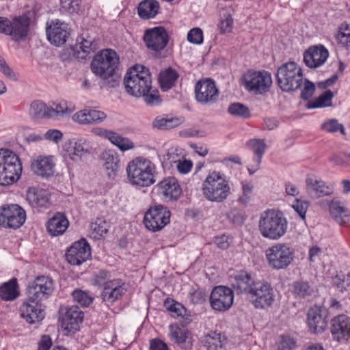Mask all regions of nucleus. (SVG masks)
Here are the masks:
<instances>
[{"instance_id":"f257e3e1","label":"nucleus","mask_w":350,"mask_h":350,"mask_svg":"<svg viewBox=\"0 0 350 350\" xmlns=\"http://www.w3.org/2000/svg\"><path fill=\"white\" fill-rule=\"evenodd\" d=\"M118 64L117 53L112 49H105L94 57L90 67L92 72L103 79V85L113 87L116 83L115 71Z\"/></svg>"},{"instance_id":"f03ea898","label":"nucleus","mask_w":350,"mask_h":350,"mask_svg":"<svg viewBox=\"0 0 350 350\" xmlns=\"http://www.w3.org/2000/svg\"><path fill=\"white\" fill-rule=\"evenodd\" d=\"M126 171L132 185L145 187L156 182V166L146 158L139 157L134 159L128 163Z\"/></svg>"},{"instance_id":"7ed1b4c3","label":"nucleus","mask_w":350,"mask_h":350,"mask_svg":"<svg viewBox=\"0 0 350 350\" xmlns=\"http://www.w3.org/2000/svg\"><path fill=\"white\" fill-rule=\"evenodd\" d=\"M125 90L128 94L136 98L150 91L152 77L148 68L142 65H135L131 68L124 78Z\"/></svg>"},{"instance_id":"20e7f679","label":"nucleus","mask_w":350,"mask_h":350,"mask_svg":"<svg viewBox=\"0 0 350 350\" xmlns=\"http://www.w3.org/2000/svg\"><path fill=\"white\" fill-rule=\"evenodd\" d=\"M287 228V220L282 213L268 210L261 214L258 230L264 238L278 240L286 234Z\"/></svg>"},{"instance_id":"39448f33","label":"nucleus","mask_w":350,"mask_h":350,"mask_svg":"<svg viewBox=\"0 0 350 350\" xmlns=\"http://www.w3.org/2000/svg\"><path fill=\"white\" fill-rule=\"evenodd\" d=\"M202 193L204 198L213 202H222L230 193V187L226 177L219 172H211L203 181Z\"/></svg>"},{"instance_id":"423d86ee","label":"nucleus","mask_w":350,"mask_h":350,"mask_svg":"<svg viewBox=\"0 0 350 350\" xmlns=\"http://www.w3.org/2000/svg\"><path fill=\"white\" fill-rule=\"evenodd\" d=\"M22 173L18 157L8 149H0V185H9L16 182Z\"/></svg>"},{"instance_id":"0eeeda50","label":"nucleus","mask_w":350,"mask_h":350,"mask_svg":"<svg viewBox=\"0 0 350 350\" xmlns=\"http://www.w3.org/2000/svg\"><path fill=\"white\" fill-rule=\"evenodd\" d=\"M276 80L283 92H294L302 84V70L294 62L283 64L277 70Z\"/></svg>"},{"instance_id":"6e6552de","label":"nucleus","mask_w":350,"mask_h":350,"mask_svg":"<svg viewBox=\"0 0 350 350\" xmlns=\"http://www.w3.org/2000/svg\"><path fill=\"white\" fill-rule=\"evenodd\" d=\"M266 258L273 269H286L293 261L294 251L288 244L279 243L266 250Z\"/></svg>"},{"instance_id":"1a4fd4ad","label":"nucleus","mask_w":350,"mask_h":350,"mask_svg":"<svg viewBox=\"0 0 350 350\" xmlns=\"http://www.w3.org/2000/svg\"><path fill=\"white\" fill-rule=\"evenodd\" d=\"M247 297L256 309L267 310L275 301L273 288L268 282L256 281Z\"/></svg>"},{"instance_id":"9d476101","label":"nucleus","mask_w":350,"mask_h":350,"mask_svg":"<svg viewBox=\"0 0 350 350\" xmlns=\"http://www.w3.org/2000/svg\"><path fill=\"white\" fill-rule=\"evenodd\" d=\"M242 81L245 88L255 94L269 92L273 82L271 75L265 70L248 71L243 75Z\"/></svg>"},{"instance_id":"9b49d317","label":"nucleus","mask_w":350,"mask_h":350,"mask_svg":"<svg viewBox=\"0 0 350 350\" xmlns=\"http://www.w3.org/2000/svg\"><path fill=\"white\" fill-rule=\"evenodd\" d=\"M54 291L53 280L47 276H38L27 286V300L32 303L41 302L47 299Z\"/></svg>"},{"instance_id":"f8f14e48","label":"nucleus","mask_w":350,"mask_h":350,"mask_svg":"<svg viewBox=\"0 0 350 350\" xmlns=\"http://www.w3.org/2000/svg\"><path fill=\"white\" fill-rule=\"evenodd\" d=\"M26 213L18 204L0 206V226L4 228L17 229L25 221Z\"/></svg>"},{"instance_id":"ddd939ff","label":"nucleus","mask_w":350,"mask_h":350,"mask_svg":"<svg viewBox=\"0 0 350 350\" xmlns=\"http://www.w3.org/2000/svg\"><path fill=\"white\" fill-rule=\"evenodd\" d=\"M170 212L162 205L150 207L146 213L144 223L152 232L161 230L170 222Z\"/></svg>"},{"instance_id":"4468645a","label":"nucleus","mask_w":350,"mask_h":350,"mask_svg":"<svg viewBox=\"0 0 350 350\" xmlns=\"http://www.w3.org/2000/svg\"><path fill=\"white\" fill-rule=\"evenodd\" d=\"M219 96L215 83L211 79H203L195 85V98L202 105H212Z\"/></svg>"},{"instance_id":"2eb2a0df","label":"nucleus","mask_w":350,"mask_h":350,"mask_svg":"<svg viewBox=\"0 0 350 350\" xmlns=\"http://www.w3.org/2000/svg\"><path fill=\"white\" fill-rule=\"evenodd\" d=\"M210 304L216 311L225 312L230 309L234 301L233 291L225 286H217L211 293Z\"/></svg>"},{"instance_id":"dca6fc26","label":"nucleus","mask_w":350,"mask_h":350,"mask_svg":"<svg viewBox=\"0 0 350 350\" xmlns=\"http://www.w3.org/2000/svg\"><path fill=\"white\" fill-rule=\"evenodd\" d=\"M143 39L146 46L149 50L159 52L167 46L169 35L163 27L159 26L146 29Z\"/></svg>"},{"instance_id":"f3484780","label":"nucleus","mask_w":350,"mask_h":350,"mask_svg":"<svg viewBox=\"0 0 350 350\" xmlns=\"http://www.w3.org/2000/svg\"><path fill=\"white\" fill-rule=\"evenodd\" d=\"M90 257V247L85 239L74 242L66 252L67 261L72 265H80Z\"/></svg>"},{"instance_id":"a211bd4d","label":"nucleus","mask_w":350,"mask_h":350,"mask_svg":"<svg viewBox=\"0 0 350 350\" xmlns=\"http://www.w3.org/2000/svg\"><path fill=\"white\" fill-rule=\"evenodd\" d=\"M328 311L323 306H315L308 311L307 321L310 330L314 334L324 332L327 327Z\"/></svg>"},{"instance_id":"6ab92c4d","label":"nucleus","mask_w":350,"mask_h":350,"mask_svg":"<svg viewBox=\"0 0 350 350\" xmlns=\"http://www.w3.org/2000/svg\"><path fill=\"white\" fill-rule=\"evenodd\" d=\"M330 332L334 340L346 343L350 339V317L340 314L331 321Z\"/></svg>"},{"instance_id":"aec40b11","label":"nucleus","mask_w":350,"mask_h":350,"mask_svg":"<svg viewBox=\"0 0 350 350\" xmlns=\"http://www.w3.org/2000/svg\"><path fill=\"white\" fill-rule=\"evenodd\" d=\"M31 20L23 15L10 21L8 34L16 42L24 40L28 36Z\"/></svg>"},{"instance_id":"412c9836","label":"nucleus","mask_w":350,"mask_h":350,"mask_svg":"<svg viewBox=\"0 0 350 350\" xmlns=\"http://www.w3.org/2000/svg\"><path fill=\"white\" fill-rule=\"evenodd\" d=\"M329 57L327 49L319 44L310 47L304 54V62L310 68H318L325 64Z\"/></svg>"},{"instance_id":"4be33fe9","label":"nucleus","mask_w":350,"mask_h":350,"mask_svg":"<svg viewBox=\"0 0 350 350\" xmlns=\"http://www.w3.org/2000/svg\"><path fill=\"white\" fill-rule=\"evenodd\" d=\"M21 317L27 323L34 324L42 321L44 317V312L41 303H32L27 299L19 308Z\"/></svg>"},{"instance_id":"5701e85b","label":"nucleus","mask_w":350,"mask_h":350,"mask_svg":"<svg viewBox=\"0 0 350 350\" xmlns=\"http://www.w3.org/2000/svg\"><path fill=\"white\" fill-rule=\"evenodd\" d=\"M158 192L166 201L176 200L182 193L181 187L174 177H168L161 180L158 185Z\"/></svg>"},{"instance_id":"b1692460","label":"nucleus","mask_w":350,"mask_h":350,"mask_svg":"<svg viewBox=\"0 0 350 350\" xmlns=\"http://www.w3.org/2000/svg\"><path fill=\"white\" fill-rule=\"evenodd\" d=\"M83 319V313L77 306L68 308L62 317V327L69 333H75L79 329Z\"/></svg>"},{"instance_id":"393cba45","label":"nucleus","mask_w":350,"mask_h":350,"mask_svg":"<svg viewBox=\"0 0 350 350\" xmlns=\"http://www.w3.org/2000/svg\"><path fill=\"white\" fill-rule=\"evenodd\" d=\"M55 163L53 156H39L31 162L32 171L38 176L49 178L55 172Z\"/></svg>"},{"instance_id":"a878e982","label":"nucleus","mask_w":350,"mask_h":350,"mask_svg":"<svg viewBox=\"0 0 350 350\" xmlns=\"http://www.w3.org/2000/svg\"><path fill=\"white\" fill-rule=\"evenodd\" d=\"M46 35L51 44L60 46L66 42L69 33L66 25L56 20L46 28Z\"/></svg>"},{"instance_id":"bb28decb","label":"nucleus","mask_w":350,"mask_h":350,"mask_svg":"<svg viewBox=\"0 0 350 350\" xmlns=\"http://www.w3.org/2000/svg\"><path fill=\"white\" fill-rule=\"evenodd\" d=\"M125 292L126 288L121 280H112L103 286L101 297L105 302L113 303L120 298Z\"/></svg>"},{"instance_id":"cd10ccee","label":"nucleus","mask_w":350,"mask_h":350,"mask_svg":"<svg viewBox=\"0 0 350 350\" xmlns=\"http://www.w3.org/2000/svg\"><path fill=\"white\" fill-rule=\"evenodd\" d=\"M169 336L170 340L176 343L181 349H191L193 346L191 334L184 327H180L177 325H171Z\"/></svg>"},{"instance_id":"c85d7f7f","label":"nucleus","mask_w":350,"mask_h":350,"mask_svg":"<svg viewBox=\"0 0 350 350\" xmlns=\"http://www.w3.org/2000/svg\"><path fill=\"white\" fill-rule=\"evenodd\" d=\"M254 281L250 273L245 271L237 272L232 278V286L237 293H245L249 295L255 284Z\"/></svg>"},{"instance_id":"c756f323","label":"nucleus","mask_w":350,"mask_h":350,"mask_svg":"<svg viewBox=\"0 0 350 350\" xmlns=\"http://www.w3.org/2000/svg\"><path fill=\"white\" fill-rule=\"evenodd\" d=\"M106 114L94 109H83L75 113L72 117L75 122L81 124H89L102 122L106 118Z\"/></svg>"},{"instance_id":"7c9ffc66","label":"nucleus","mask_w":350,"mask_h":350,"mask_svg":"<svg viewBox=\"0 0 350 350\" xmlns=\"http://www.w3.org/2000/svg\"><path fill=\"white\" fill-rule=\"evenodd\" d=\"M27 200L32 207H48L50 205V195L42 189L30 188L27 193Z\"/></svg>"},{"instance_id":"2f4dec72","label":"nucleus","mask_w":350,"mask_h":350,"mask_svg":"<svg viewBox=\"0 0 350 350\" xmlns=\"http://www.w3.org/2000/svg\"><path fill=\"white\" fill-rule=\"evenodd\" d=\"M69 225L66 215L62 213H55L46 223L49 233L53 237L59 236L65 232Z\"/></svg>"},{"instance_id":"473e14b6","label":"nucleus","mask_w":350,"mask_h":350,"mask_svg":"<svg viewBox=\"0 0 350 350\" xmlns=\"http://www.w3.org/2000/svg\"><path fill=\"white\" fill-rule=\"evenodd\" d=\"M306 183L307 193L314 198L329 196L333 192V189L322 180L307 178Z\"/></svg>"},{"instance_id":"72a5a7b5","label":"nucleus","mask_w":350,"mask_h":350,"mask_svg":"<svg viewBox=\"0 0 350 350\" xmlns=\"http://www.w3.org/2000/svg\"><path fill=\"white\" fill-rule=\"evenodd\" d=\"M292 293L297 299L309 300L314 296L316 289L309 282L298 280L292 284Z\"/></svg>"},{"instance_id":"f704fd0d","label":"nucleus","mask_w":350,"mask_h":350,"mask_svg":"<svg viewBox=\"0 0 350 350\" xmlns=\"http://www.w3.org/2000/svg\"><path fill=\"white\" fill-rule=\"evenodd\" d=\"M48 109V119H58L59 117L69 116L75 110L74 106L65 100L53 102Z\"/></svg>"},{"instance_id":"c9c22d12","label":"nucleus","mask_w":350,"mask_h":350,"mask_svg":"<svg viewBox=\"0 0 350 350\" xmlns=\"http://www.w3.org/2000/svg\"><path fill=\"white\" fill-rule=\"evenodd\" d=\"M159 8V3L157 1L144 0L138 5V15L143 19H149L158 14Z\"/></svg>"},{"instance_id":"e433bc0d","label":"nucleus","mask_w":350,"mask_h":350,"mask_svg":"<svg viewBox=\"0 0 350 350\" xmlns=\"http://www.w3.org/2000/svg\"><path fill=\"white\" fill-rule=\"evenodd\" d=\"M100 159L107 175L109 177L114 175L118 170L119 163V159L116 153L113 150H105L101 154Z\"/></svg>"},{"instance_id":"4c0bfd02","label":"nucleus","mask_w":350,"mask_h":350,"mask_svg":"<svg viewBox=\"0 0 350 350\" xmlns=\"http://www.w3.org/2000/svg\"><path fill=\"white\" fill-rule=\"evenodd\" d=\"M329 208L332 217L340 225H344L349 221V211L338 201L332 200Z\"/></svg>"},{"instance_id":"58836bf2","label":"nucleus","mask_w":350,"mask_h":350,"mask_svg":"<svg viewBox=\"0 0 350 350\" xmlns=\"http://www.w3.org/2000/svg\"><path fill=\"white\" fill-rule=\"evenodd\" d=\"M183 122L182 118L159 116L154 118L152 126L159 130L172 129Z\"/></svg>"},{"instance_id":"ea45409f","label":"nucleus","mask_w":350,"mask_h":350,"mask_svg":"<svg viewBox=\"0 0 350 350\" xmlns=\"http://www.w3.org/2000/svg\"><path fill=\"white\" fill-rule=\"evenodd\" d=\"M178 76V72L171 68L161 71L159 76V82L161 90L165 92L171 89L174 86Z\"/></svg>"},{"instance_id":"a19ab883","label":"nucleus","mask_w":350,"mask_h":350,"mask_svg":"<svg viewBox=\"0 0 350 350\" xmlns=\"http://www.w3.org/2000/svg\"><path fill=\"white\" fill-rule=\"evenodd\" d=\"M19 295L17 280L13 278L0 286V297L5 301L15 299Z\"/></svg>"},{"instance_id":"79ce46f5","label":"nucleus","mask_w":350,"mask_h":350,"mask_svg":"<svg viewBox=\"0 0 350 350\" xmlns=\"http://www.w3.org/2000/svg\"><path fill=\"white\" fill-rule=\"evenodd\" d=\"M247 146L252 150L255 157L253 160L256 163L257 167H260L262 157L266 150V144L263 139H252L247 142Z\"/></svg>"},{"instance_id":"37998d69","label":"nucleus","mask_w":350,"mask_h":350,"mask_svg":"<svg viewBox=\"0 0 350 350\" xmlns=\"http://www.w3.org/2000/svg\"><path fill=\"white\" fill-rule=\"evenodd\" d=\"M90 228V237L94 239H100L108 232L109 225L103 218L97 217L91 223Z\"/></svg>"},{"instance_id":"c03bdc74","label":"nucleus","mask_w":350,"mask_h":350,"mask_svg":"<svg viewBox=\"0 0 350 350\" xmlns=\"http://www.w3.org/2000/svg\"><path fill=\"white\" fill-rule=\"evenodd\" d=\"M333 97V92L327 90L321 94L316 100L308 101L306 104V108L312 109L331 106Z\"/></svg>"},{"instance_id":"a18cd8bd","label":"nucleus","mask_w":350,"mask_h":350,"mask_svg":"<svg viewBox=\"0 0 350 350\" xmlns=\"http://www.w3.org/2000/svg\"><path fill=\"white\" fill-rule=\"evenodd\" d=\"M333 283L341 291L350 289V270L345 268L338 271L333 278Z\"/></svg>"},{"instance_id":"49530a36","label":"nucleus","mask_w":350,"mask_h":350,"mask_svg":"<svg viewBox=\"0 0 350 350\" xmlns=\"http://www.w3.org/2000/svg\"><path fill=\"white\" fill-rule=\"evenodd\" d=\"M202 342L207 350H217L223 347L221 334L211 332L204 336Z\"/></svg>"},{"instance_id":"de8ad7c7","label":"nucleus","mask_w":350,"mask_h":350,"mask_svg":"<svg viewBox=\"0 0 350 350\" xmlns=\"http://www.w3.org/2000/svg\"><path fill=\"white\" fill-rule=\"evenodd\" d=\"M49 106L42 101L36 100L31 103L29 108V114L33 119H48Z\"/></svg>"},{"instance_id":"09e8293b","label":"nucleus","mask_w":350,"mask_h":350,"mask_svg":"<svg viewBox=\"0 0 350 350\" xmlns=\"http://www.w3.org/2000/svg\"><path fill=\"white\" fill-rule=\"evenodd\" d=\"M228 112L233 116L243 119L249 118L251 116L249 108L241 103H231L228 108Z\"/></svg>"},{"instance_id":"8fccbe9b","label":"nucleus","mask_w":350,"mask_h":350,"mask_svg":"<svg viewBox=\"0 0 350 350\" xmlns=\"http://www.w3.org/2000/svg\"><path fill=\"white\" fill-rule=\"evenodd\" d=\"M109 141L122 151L129 150L135 147L133 142L130 139L123 137L115 132H113Z\"/></svg>"},{"instance_id":"3c124183","label":"nucleus","mask_w":350,"mask_h":350,"mask_svg":"<svg viewBox=\"0 0 350 350\" xmlns=\"http://www.w3.org/2000/svg\"><path fill=\"white\" fill-rule=\"evenodd\" d=\"M164 306L174 317H184L187 314V310L183 305L173 299H167L164 302Z\"/></svg>"},{"instance_id":"603ef678","label":"nucleus","mask_w":350,"mask_h":350,"mask_svg":"<svg viewBox=\"0 0 350 350\" xmlns=\"http://www.w3.org/2000/svg\"><path fill=\"white\" fill-rule=\"evenodd\" d=\"M72 298L75 302L82 307L89 306L93 301L94 298L88 293L80 289L75 290L72 293Z\"/></svg>"},{"instance_id":"864d4df0","label":"nucleus","mask_w":350,"mask_h":350,"mask_svg":"<svg viewBox=\"0 0 350 350\" xmlns=\"http://www.w3.org/2000/svg\"><path fill=\"white\" fill-rule=\"evenodd\" d=\"M88 152V146L82 139H79L75 143L73 151L70 154V157L72 160L77 161Z\"/></svg>"},{"instance_id":"5fc2aeb1","label":"nucleus","mask_w":350,"mask_h":350,"mask_svg":"<svg viewBox=\"0 0 350 350\" xmlns=\"http://www.w3.org/2000/svg\"><path fill=\"white\" fill-rule=\"evenodd\" d=\"M336 38L339 44L346 48H350V28L348 25L340 28Z\"/></svg>"},{"instance_id":"6e6d98bb","label":"nucleus","mask_w":350,"mask_h":350,"mask_svg":"<svg viewBox=\"0 0 350 350\" xmlns=\"http://www.w3.org/2000/svg\"><path fill=\"white\" fill-rule=\"evenodd\" d=\"M78 44L76 47L78 49H80L81 51L83 53V55L81 57V58H85V57L88 55L91 51H93V39L88 37H81L77 39Z\"/></svg>"},{"instance_id":"4d7b16f0","label":"nucleus","mask_w":350,"mask_h":350,"mask_svg":"<svg viewBox=\"0 0 350 350\" xmlns=\"http://www.w3.org/2000/svg\"><path fill=\"white\" fill-rule=\"evenodd\" d=\"M229 220L236 225H242L247 218V215L243 210L232 208L228 214Z\"/></svg>"},{"instance_id":"13d9d810","label":"nucleus","mask_w":350,"mask_h":350,"mask_svg":"<svg viewBox=\"0 0 350 350\" xmlns=\"http://www.w3.org/2000/svg\"><path fill=\"white\" fill-rule=\"evenodd\" d=\"M322 128L327 133H336L337 131H340L342 135L345 134L344 126L338 123L335 119H332L325 122L322 124Z\"/></svg>"},{"instance_id":"bf43d9fd","label":"nucleus","mask_w":350,"mask_h":350,"mask_svg":"<svg viewBox=\"0 0 350 350\" xmlns=\"http://www.w3.org/2000/svg\"><path fill=\"white\" fill-rule=\"evenodd\" d=\"M111 274L109 271L100 269L94 273L93 284L105 286L106 283L110 281Z\"/></svg>"},{"instance_id":"052dcab7","label":"nucleus","mask_w":350,"mask_h":350,"mask_svg":"<svg viewBox=\"0 0 350 350\" xmlns=\"http://www.w3.org/2000/svg\"><path fill=\"white\" fill-rule=\"evenodd\" d=\"M297 342L294 338L288 335L281 336L278 344V350H294Z\"/></svg>"},{"instance_id":"680f3d73","label":"nucleus","mask_w":350,"mask_h":350,"mask_svg":"<svg viewBox=\"0 0 350 350\" xmlns=\"http://www.w3.org/2000/svg\"><path fill=\"white\" fill-rule=\"evenodd\" d=\"M142 95L144 101L149 105H158L161 103L159 91L157 89H153L151 86L150 91Z\"/></svg>"},{"instance_id":"e2e57ef3","label":"nucleus","mask_w":350,"mask_h":350,"mask_svg":"<svg viewBox=\"0 0 350 350\" xmlns=\"http://www.w3.org/2000/svg\"><path fill=\"white\" fill-rule=\"evenodd\" d=\"M187 40L195 44H201L203 42V31L199 27L191 29L187 33Z\"/></svg>"},{"instance_id":"0e129e2a","label":"nucleus","mask_w":350,"mask_h":350,"mask_svg":"<svg viewBox=\"0 0 350 350\" xmlns=\"http://www.w3.org/2000/svg\"><path fill=\"white\" fill-rule=\"evenodd\" d=\"M61 8L68 13H77L79 10L80 0H60Z\"/></svg>"},{"instance_id":"69168bd1","label":"nucleus","mask_w":350,"mask_h":350,"mask_svg":"<svg viewBox=\"0 0 350 350\" xmlns=\"http://www.w3.org/2000/svg\"><path fill=\"white\" fill-rule=\"evenodd\" d=\"M292 207L302 219H306V211L309 207L308 202L297 199L293 204Z\"/></svg>"},{"instance_id":"338daca9","label":"nucleus","mask_w":350,"mask_h":350,"mask_svg":"<svg viewBox=\"0 0 350 350\" xmlns=\"http://www.w3.org/2000/svg\"><path fill=\"white\" fill-rule=\"evenodd\" d=\"M241 184L243 195L241 197H239L238 200L242 204L247 205V203L251 200L254 187L251 183H242Z\"/></svg>"},{"instance_id":"774afa93","label":"nucleus","mask_w":350,"mask_h":350,"mask_svg":"<svg viewBox=\"0 0 350 350\" xmlns=\"http://www.w3.org/2000/svg\"><path fill=\"white\" fill-rule=\"evenodd\" d=\"M233 27V19L229 13L224 14L221 17L219 28L222 32H230L231 31Z\"/></svg>"}]
</instances>
